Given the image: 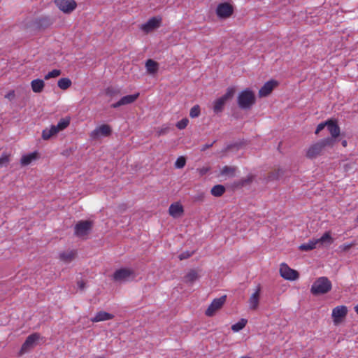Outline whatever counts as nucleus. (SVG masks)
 I'll return each instance as SVG.
<instances>
[{
	"mask_svg": "<svg viewBox=\"0 0 358 358\" xmlns=\"http://www.w3.org/2000/svg\"><path fill=\"white\" fill-rule=\"evenodd\" d=\"M234 93L235 89L234 87H228L223 96L215 100L213 103L214 113L217 114L222 112L225 103L229 99L232 98Z\"/></svg>",
	"mask_w": 358,
	"mask_h": 358,
	"instance_id": "39448f33",
	"label": "nucleus"
},
{
	"mask_svg": "<svg viewBox=\"0 0 358 358\" xmlns=\"http://www.w3.org/2000/svg\"><path fill=\"white\" fill-rule=\"evenodd\" d=\"M9 155L6 154V153H3L1 157H0V168L1 167H3V166H6L9 162H10V158H9Z\"/></svg>",
	"mask_w": 358,
	"mask_h": 358,
	"instance_id": "e433bc0d",
	"label": "nucleus"
},
{
	"mask_svg": "<svg viewBox=\"0 0 358 358\" xmlns=\"http://www.w3.org/2000/svg\"><path fill=\"white\" fill-rule=\"evenodd\" d=\"M78 286L80 289H83L85 286V284L83 281H79L78 282Z\"/></svg>",
	"mask_w": 358,
	"mask_h": 358,
	"instance_id": "de8ad7c7",
	"label": "nucleus"
},
{
	"mask_svg": "<svg viewBox=\"0 0 358 358\" xmlns=\"http://www.w3.org/2000/svg\"><path fill=\"white\" fill-rule=\"evenodd\" d=\"M336 141L332 138H325L313 143L306 152V157L313 159L322 155L326 148H333Z\"/></svg>",
	"mask_w": 358,
	"mask_h": 358,
	"instance_id": "f257e3e1",
	"label": "nucleus"
},
{
	"mask_svg": "<svg viewBox=\"0 0 358 358\" xmlns=\"http://www.w3.org/2000/svg\"><path fill=\"white\" fill-rule=\"evenodd\" d=\"M355 310L358 314V304L355 306Z\"/></svg>",
	"mask_w": 358,
	"mask_h": 358,
	"instance_id": "3c124183",
	"label": "nucleus"
},
{
	"mask_svg": "<svg viewBox=\"0 0 358 358\" xmlns=\"http://www.w3.org/2000/svg\"><path fill=\"white\" fill-rule=\"evenodd\" d=\"M210 171L209 166H203L197 169V171L201 176L206 175Z\"/></svg>",
	"mask_w": 358,
	"mask_h": 358,
	"instance_id": "79ce46f5",
	"label": "nucleus"
},
{
	"mask_svg": "<svg viewBox=\"0 0 358 358\" xmlns=\"http://www.w3.org/2000/svg\"><path fill=\"white\" fill-rule=\"evenodd\" d=\"M45 87V83L41 79H34L31 82V87L34 92L41 93Z\"/></svg>",
	"mask_w": 358,
	"mask_h": 358,
	"instance_id": "bb28decb",
	"label": "nucleus"
},
{
	"mask_svg": "<svg viewBox=\"0 0 358 358\" xmlns=\"http://www.w3.org/2000/svg\"><path fill=\"white\" fill-rule=\"evenodd\" d=\"M318 246L323 245H331L334 243L330 231H326L320 238L315 239Z\"/></svg>",
	"mask_w": 358,
	"mask_h": 358,
	"instance_id": "b1692460",
	"label": "nucleus"
},
{
	"mask_svg": "<svg viewBox=\"0 0 358 358\" xmlns=\"http://www.w3.org/2000/svg\"><path fill=\"white\" fill-rule=\"evenodd\" d=\"M114 317V315L113 314L106 313L105 311H99L98 312L96 315L91 318L90 320L92 322H99L102 321H106L111 320Z\"/></svg>",
	"mask_w": 358,
	"mask_h": 358,
	"instance_id": "4be33fe9",
	"label": "nucleus"
},
{
	"mask_svg": "<svg viewBox=\"0 0 358 358\" xmlns=\"http://www.w3.org/2000/svg\"><path fill=\"white\" fill-rule=\"evenodd\" d=\"M134 278V271L129 268H121L117 269L113 275V279L117 282H125L133 280Z\"/></svg>",
	"mask_w": 358,
	"mask_h": 358,
	"instance_id": "423d86ee",
	"label": "nucleus"
},
{
	"mask_svg": "<svg viewBox=\"0 0 358 358\" xmlns=\"http://www.w3.org/2000/svg\"><path fill=\"white\" fill-rule=\"evenodd\" d=\"M139 96V93L127 95L122 97L117 102L113 103L111 107L117 108L121 106L127 105L134 103Z\"/></svg>",
	"mask_w": 358,
	"mask_h": 358,
	"instance_id": "f3484780",
	"label": "nucleus"
},
{
	"mask_svg": "<svg viewBox=\"0 0 358 358\" xmlns=\"http://www.w3.org/2000/svg\"><path fill=\"white\" fill-rule=\"evenodd\" d=\"M70 124L69 117L62 118L57 125H52L50 128H45L42 131L41 137L48 141L57 135L59 131L65 129Z\"/></svg>",
	"mask_w": 358,
	"mask_h": 358,
	"instance_id": "7ed1b4c3",
	"label": "nucleus"
},
{
	"mask_svg": "<svg viewBox=\"0 0 358 358\" xmlns=\"http://www.w3.org/2000/svg\"><path fill=\"white\" fill-rule=\"evenodd\" d=\"M210 192L214 196L219 197L225 192V187L222 185H216L212 187Z\"/></svg>",
	"mask_w": 358,
	"mask_h": 358,
	"instance_id": "7c9ffc66",
	"label": "nucleus"
},
{
	"mask_svg": "<svg viewBox=\"0 0 358 358\" xmlns=\"http://www.w3.org/2000/svg\"><path fill=\"white\" fill-rule=\"evenodd\" d=\"M331 288V282L327 277L322 276L317 278L313 283L310 292L315 296H318L328 293Z\"/></svg>",
	"mask_w": 358,
	"mask_h": 358,
	"instance_id": "f03ea898",
	"label": "nucleus"
},
{
	"mask_svg": "<svg viewBox=\"0 0 358 358\" xmlns=\"http://www.w3.org/2000/svg\"><path fill=\"white\" fill-rule=\"evenodd\" d=\"M278 82L273 80L266 82L259 90V96H267L271 93L273 90L278 85Z\"/></svg>",
	"mask_w": 358,
	"mask_h": 358,
	"instance_id": "a211bd4d",
	"label": "nucleus"
},
{
	"mask_svg": "<svg viewBox=\"0 0 358 358\" xmlns=\"http://www.w3.org/2000/svg\"><path fill=\"white\" fill-rule=\"evenodd\" d=\"M356 222H357V223L358 224V215H357V218H356Z\"/></svg>",
	"mask_w": 358,
	"mask_h": 358,
	"instance_id": "864d4df0",
	"label": "nucleus"
},
{
	"mask_svg": "<svg viewBox=\"0 0 358 358\" xmlns=\"http://www.w3.org/2000/svg\"><path fill=\"white\" fill-rule=\"evenodd\" d=\"M192 254H193V252H190L189 251L184 252L179 255V259L180 260L187 259V258L190 257L192 255Z\"/></svg>",
	"mask_w": 358,
	"mask_h": 358,
	"instance_id": "37998d69",
	"label": "nucleus"
},
{
	"mask_svg": "<svg viewBox=\"0 0 358 358\" xmlns=\"http://www.w3.org/2000/svg\"><path fill=\"white\" fill-rule=\"evenodd\" d=\"M120 94V90L114 87H108L106 90V94L108 96H115Z\"/></svg>",
	"mask_w": 358,
	"mask_h": 358,
	"instance_id": "72a5a7b5",
	"label": "nucleus"
},
{
	"mask_svg": "<svg viewBox=\"0 0 358 358\" xmlns=\"http://www.w3.org/2000/svg\"><path fill=\"white\" fill-rule=\"evenodd\" d=\"M112 129L108 124H101L97 127L94 130L91 131L90 136L92 140H96L99 136H108L111 134Z\"/></svg>",
	"mask_w": 358,
	"mask_h": 358,
	"instance_id": "ddd939ff",
	"label": "nucleus"
},
{
	"mask_svg": "<svg viewBox=\"0 0 358 358\" xmlns=\"http://www.w3.org/2000/svg\"><path fill=\"white\" fill-rule=\"evenodd\" d=\"M199 278V273L195 269L189 270L184 276V282L186 284L192 285Z\"/></svg>",
	"mask_w": 358,
	"mask_h": 358,
	"instance_id": "5701e85b",
	"label": "nucleus"
},
{
	"mask_svg": "<svg viewBox=\"0 0 358 358\" xmlns=\"http://www.w3.org/2000/svg\"><path fill=\"white\" fill-rule=\"evenodd\" d=\"M145 69L149 74H155L159 70V64L152 59L145 62Z\"/></svg>",
	"mask_w": 358,
	"mask_h": 358,
	"instance_id": "393cba45",
	"label": "nucleus"
},
{
	"mask_svg": "<svg viewBox=\"0 0 358 358\" xmlns=\"http://www.w3.org/2000/svg\"><path fill=\"white\" fill-rule=\"evenodd\" d=\"M227 296L224 295L220 298L215 299L206 309L205 314L208 317L213 316L215 313L219 310L226 302Z\"/></svg>",
	"mask_w": 358,
	"mask_h": 358,
	"instance_id": "9b49d317",
	"label": "nucleus"
},
{
	"mask_svg": "<svg viewBox=\"0 0 358 358\" xmlns=\"http://www.w3.org/2000/svg\"><path fill=\"white\" fill-rule=\"evenodd\" d=\"M327 127L331 135V138L336 141V138L340 135V127L337 123L332 120H327Z\"/></svg>",
	"mask_w": 358,
	"mask_h": 358,
	"instance_id": "aec40b11",
	"label": "nucleus"
},
{
	"mask_svg": "<svg viewBox=\"0 0 358 358\" xmlns=\"http://www.w3.org/2000/svg\"><path fill=\"white\" fill-rule=\"evenodd\" d=\"M215 13L220 19H227L232 15L234 7L229 3H221L217 5Z\"/></svg>",
	"mask_w": 358,
	"mask_h": 358,
	"instance_id": "1a4fd4ad",
	"label": "nucleus"
},
{
	"mask_svg": "<svg viewBox=\"0 0 358 358\" xmlns=\"http://www.w3.org/2000/svg\"><path fill=\"white\" fill-rule=\"evenodd\" d=\"M77 255V252L75 250H69L64 252L59 255V258L62 261L65 263H69L73 261Z\"/></svg>",
	"mask_w": 358,
	"mask_h": 358,
	"instance_id": "a878e982",
	"label": "nucleus"
},
{
	"mask_svg": "<svg viewBox=\"0 0 358 358\" xmlns=\"http://www.w3.org/2000/svg\"><path fill=\"white\" fill-rule=\"evenodd\" d=\"M236 167L224 166L220 171V175L224 177H233L235 176Z\"/></svg>",
	"mask_w": 358,
	"mask_h": 358,
	"instance_id": "c85d7f7f",
	"label": "nucleus"
},
{
	"mask_svg": "<svg viewBox=\"0 0 358 358\" xmlns=\"http://www.w3.org/2000/svg\"><path fill=\"white\" fill-rule=\"evenodd\" d=\"M72 85L71 80L68 78H60L57 82L58 87L62 90H66L69 88Z\"/></svg>",
	"mask_w": 358,
	"mask_h": 358,
	"instance_id": "c756f323",
	"label": "nucleus"
},
{
	"mask_svg": "<svg viewBox=\"0 0 358 358\" xmlns=\"http://www.w3.org/2000/svg\"><path fill=\"white\" fill-rule=\"evenodd\" d=\"M200 115V107L199 105L194 106L189 112V116L192 118L197 117Z\"/></svg>",
	"mask_w": 358,
	"mask_h": 358,
	"instance_id": "4c0bfd02",
	"label": "nucleus"
},
{
	"mask_svg": "<svg viewBox=\"0 0 358 358\" xmlns=\"http://www.w3.org/2000/svg\"><path fill=\"white\" fill-rule=\"evenodd\" d=\"M255 100L254 92L250 89H246L239 94L237 101L241 108L248 109L255 104Z\"/></svg>",
	"mask_w": 358,
	"mask_h": 358,
	"instance_id": "20e7f679",
	"label": "nucleus"
},
{
	"mask_svg": "<svg viewBox=\"0 0 358 358\" xmlns=\"http://www.w3.org/2000/svg\"><path fill=\"white\" fill-rule=\"evenodd\" d=\"M183 206L178 202L171 204L169 208V213L173 217H178L183 214Z\"/></svg>",
	"mask_w": 358,
	"mask_h": 358,
	"instance_id": "412c9836",
	"label": "nucleus"
},
{
	"mask_svg": "<svg viewBox=\"0 0 358 358\" xmlns=\"http://www.w3.org/2000/svg\"><path fill=\"white\" fill-rule=\"evenodd\" d=\"M348 313V308L345 306H338L332 310V318L335 324H338L341 322Z\"/></svg>",
	"mask_w": 358,
	"mask_h": 358,
	"instance_id": "dca6fc26",
	"label": "nucleus"
},
{
	"mask_svg": "<svg viewBox=\"0 0 358 358\" xmlns=\"http://www.w3.org/2000/svg\"><path fill=\"white\" fill-rule=\"evenodd\" d=\"M55 3L64 13H71L77 6L74 0H55Z\"/></svg>",
	"mask_w": 358,
	"mask_h": 358,
	"instance_id": "f8f14e48",
	"label": "nucleus"
},
{
	"mask_svg": "<svg viewBox=\"0 0 358 358\" xmlns=\"http://www.w3.org/2000/svg\"><path fill=\"white\" fill-rule=\"evenodd\" d=\"M341 144L343 147H346L347 145H348V142L346 140H343L342 142H341Z\"/></svg>",
	"mask_w": 358,
	"mask_h": 358,
	"instance_id": "8fccbe9b",
	"label": "nucleus"
},
{
	"mask_svg": "<svg viewBox=\"0 0 358 358\" xmlns=\"http://www.w3.org/2000/svg\"><path fill=\"white\" fill-rule=\"evenodd\" d=\"M41 336L38 333H34L30 334L25 340L24 343L22 344L20 350L19 352V355L21 356L27 352H29L31 349L35 347L37 344L38 341L40 339Z\"/></svg>",
	"mask_w": 358,
	"mask_h": 358,
	"instance_id": "0eeeda50",
	"label": "nucleus"
},
{
	"mask_svg": "<svg viewBox=\"0 0 358 358\" xmlns=\"http://www.w3.org/2000/svg\"><path fill=\"white\" fill-rule=\"evenodd\" d=\"M327 127V121L324 122L320 123L315 130V134H318L322 130L324 129V127Z\"/></svg>",
	"mask_w": 358,
	"mask_h": 358,
	"instance_id": "c03bdc74",
	"label": "nucleus"
},
{
	"mask_svg": "<svg viewBox=\"0 0 358 358\" xmlns=\"http://www.w3.org/2000/svg\"><path fill=\"white\" fill-rule=\"evenodd\" d=\"M254 179V176L252 175H248L246 178H241L239 184L241 186H244L245 185L250 184L252 182Z\"/></svg>",
	"mask_w": 358,
	"mask_h": 358,
	"instance_id": "58836bf2",
	"label": "nucleus"
},
{
	"mask_svg": "<svg viewBox=\"0 0 358 358\" xmlns=\"http://www.w3.org/2000/svg\"><path fill=\"white\" fill-rule=\"evenodd\" d=\"M317 243L315 239L309 240L307 243L299 245V248L301 251H310L317 248Z\"/></svg>",
	"mask_w": 358,
	"mask_h": 358,
	"instance_id": "cd10ccee",
	"label": "nucleus"
},
{
	"mask_svg": "<svg viewBox=\"0 0 358 358\" xmlns=\"http://www.w3.org/2000/svg\"><path fill=\"white\" fill-rule=\"evenodd\" d=\"M247 322L248 321L245 319L240 320L238 322L231 326L232 331H234V332L241 331L245 327Z\"/></svg>",
	"mask_w": 358,
	"mask_h": 358,
	"instance_id": "473e14b6",
	"label": "nucleus"
},
{
	"mask_svg": "<svg viewBox=\"0 0 358 358\" xmlns=\"http://www.w3.org/2000/svg\"><path fill=\"white\" fill-rule=\"evenodd\" d=\"M262 292V287L258 284L254 292L251 294L248 299L249 308L252 310H256L259 305L260 295Z\"/></svg>",
	"mask_w": 358,
	"mask_h": 358,
	"instance_id": "4468645a",
	"label": "nucleus"
},
{
	"mask_svg": "<svg viewBox=\"0 0 358 358\" xmlns=\"http://www.w3.org/2000/svg\"><path fill=\"white\" fill-rule=\"evenodd\" d=\"M356 245V243L355 242H352V243H345V244H343L339 246V248L342 250V251H348L352 247L355 246Z\"/></svg>",
	"mask_w": 358,
	"mask_h": 358,
	"instance_id": "a19ab883",
	"label": "nucleus"
},
{
	"mask_svg": "<svg viewBox=\"0 0 358 358\" xmlns=\"http://www.w3.org/2000/svg\"><path fill=\"white\" fill-rule=\"evenodd\" d=\"M213 143H211V144H206V145H203V148L201 149V150H206V149H208V148H209L212 147V146H213Z\"/></svg>",
	"mask_w": 358,
	"mask_h": 358,
	"instance_id": "09e8293b",
	"label": "nucleus"
},
{
	"mask_svg": "<svg viewBox=\"0 0 358 358\" xmlns=\"http://www.w3.org/2000/svg\"><path fill=\"white\" fill-rule=\"evenodd\" d=\"M168 131H169L168 127L161 128L160 129H159L157 131V136H160L162 135H164V134H166L168 132Z\"/></svg>",
	"mask_w": 358,
	"mask_h": 358,
	"instance_id": "a18cd8bd",
	"label": "nucleus"
},
{
	"mask_svg": "<svg viewBox=\"0 0 358 358\" xmlns=\"http://www.w3.org/2000/svg\"><path fill=\"white\" fill-rule=\"evenodd\" d=\"M240 358H250V357H247V356H243V357H241Z\"/></svg>",
	"mask_w": 358,
	"mask_h": 358,
	"instance_id": "603ef678",
	"label": "nucleus"
},
{
	"mask_svg": "<svg viewBox=\"0 0 358 358\" xmlns=\"http://www.w3.org/2000/svg\"><path fill=\"white\" fill-rule=\"evenodd\" d=\"M61 71L59 70V69H54L51 71H50L48 73H47L44 78L45 80H49L50 78H57L59 76L61 75Z\"/></svg>",
	"mask_w": 358,
	"mask_h": 358,
	"instance_id": "f704fd0d",
	"label": "nucleus"
},
{
	"mask_svg": "<svg viewBox=\"0 0 358 358\" xmlns=\"http://www.w3.org/2000/svg\"><path fill=\"white\" fill-rule=\"evenodd\" d=\"M161 22H162L161 17H153L149 19L146 23L143 24L141 27V29L144 32L149 33V32L152 31V30L159 27L161 25Z\"/></svg>",
	"mask_w": 358,
	"mask_h": 358,
	"instance_id": "2eb2a0df",
	"label": "nucleus"
},
{
	"mask_svg": "<svg viewBox=\"0 0 358 358\" xmlns=\"http://www.w3.org/2000/svg\"><path fill=\"white\" fill-rule=\"evenodd\" d=\"M52 24V21L49 17H41L34 21V26L37 29H44L49 27Z\"/></svg>",
	"mask_w": 358,
	"mask_h": 358,
	"instance_id": "6ab92c4d",
	"label": "nucleus"
},
{
	"mask_svg": "<svg viewBox=\"0 0 358 358\" xmlns=\"http://www.w3.org/2000/svg\"><path fill=\"white\" fill-rule=\"evenodd\" d=\"M92 227V222L89 220L79 221L74 227L75 235L83 238L86 236Z\"/></svg>",
	"mask_w": 358,
	"mask_h": 358,
	"instance_id": "9d476101",
	"label": "nucleus"
},
{
	"mask_svg": "<svg viewBox=\"0 0 358 358\" xmlns=\"http://www.w3.org/2000/svg\"><path fill=\"white\" fill-rule=\"evenodd\" d=\"M186 164V159L183 156L179 157L176 162H175V167L176 169H182L185 166Z\"/></svg>",
	"mask_w": 358,
	"mask_h": 358,
	"instance_id": "c9c22d12",
	"label": "nucleus"
},
{
	"mask_svg": "<svg viewBox=\"0 0 358 358\" xmlns=\"http://www.w3.org/2000/svg\"><path fill=\"white\" fill-rule=\"evenodd\" d=\"M36 152L30 153L29 155L23 156L21 158L20 162L23 166L29 165L33 160H34L36 158Z\"/></svg>",
	"mask_w": 358,
	"mask_h": 358,
	"instance_id": "2f4dec72",
	"label": "nucleus"
},
{
	"mask_svg": "<svg viewBox=\"0 0 358 358\" xmlns=\"http://www.w3.org/2000/svg\"><path fill=\"white\" fill-rule=\"evenodd\" d=\"M280 276L287 280L294 281L299 278V273L297 271L291 268L287 264L282 263L280 265Z\"/></svg>",
	"mask_w": 358,
	"mask_h": 358,
	"instance_id": "6e6552de",
	"label": "nucleus"
},
{
	"mask_svg": "<svg viewBox=\"0 0 358 358\" xmlns=\"http://www.w3.org/2000/svg\"><path fill=\"white\" fill-rule=\"evenodd\" d=\"M15 96V92L13 90V91H10V92H8L6 95V97L9 99H13V97Z\"/></svg>",
	"mask_w": 358,
	"mask_h": 358,
	"instance_id": "49530a36",
	"label": "nucleus"
},
{
	"mask_svg": "<svg viewBox=\"0 0 358 358\" xmlns=\"http://www.w3.org/2000/svg\"><path fill=\"white\" fill-rule=\"evenodd\" d=\"M188 123H189L188 119L187 118H183V119H182L181 120H180L179 122H177L176 127L179 129H184L185 128H186V127L187 126Z\"/></svg>",
	"mask_w": 358,
	"mask_h": 358,
	"instance_id": "ea45409f",
	"label": "nucleus"
}]
</instances>
